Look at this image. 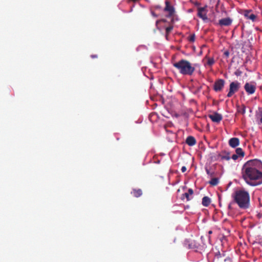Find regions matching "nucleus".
Segmentation results:
<instances>
[{"label": "nucleus", "mask_w": 262, "mask_h": 262, "mask_svg": "<svg viewBox=\"0 0 262 262\" xmlns=\"http://www.w3.org/2000/svg\"><path fill=\"white\" fill-rule=\"evenodd\" d=\"M189 194L188 193L186 192L182 195L181 199L184 200V198H186L187 201H189L191 200V198L189 197Z\"/></svg>", "instance_id": "nucleus-19"}, {"label": "nucleus", "mask_w": 262, "mask_h": 262, "mask_svg": "<svg viewBox=\"0 0 262 262\" xmlns=\"http://www.w3.org/2000/svg\"><path fill=\"white\" fill-rule=\"evenodd\" d=\"M224 54L226 57H228L229 56V51H226L224 53Z\"/></svg>", "instance_id": "nucleus-25"}, {"label": "nucleus", "mask_w": 262, "mask_h": 262, "mask_svg": "<svg viewBox=\"0 0 262 262\" xmlns=\"http://www.w3.org/2000/svg\"><path fill=\"white\" fill-rule=\"evenodd\" d=\"M221 159L223 160H229L230 159V154L229 152H224V154L221 155Z\"/></svg>", "instance_id": "nucleus-18"}, {"label": "nucleus", "mask_w": 262, "mask_h": 262, "mask_svg": "<svg viewBox=\"0 0 262 262\" xmlns=\"http://www.w3.org/2000/svg\"><path fill=\"white\" fill-rule=\"evenodd\" d=\"M155 8L156 9H160V8H161V7L160 6H159V5H157V6H155Z\"/></svg>", "instance_id": "nucleus-31"}, {"label": "nucleus", "mask_w": 262, "mask_h": 262, "mask_svg": "<svg viewBox=\"0 0 262 262\" xmlns=\"http://www.w3.org/2000/svg\"><path fill=\"white\" fill-rule=\"evenodd\" d=\"M240 83L238 81H233L230 83L229 91L227 94L228 97H231L235 92H237L240 88Z\"/></svg>", "instance_id": "nucleus-5"}, {"label": "nucleus", "mask_w": 262, "mask_h": 262, "mask_svg": "<svg viewBox=\"0 0 262 262\" xmlns=\"http://www.w3.org/2000/svg\"><path fill=\"white\" fill-rule=\"evenodd\" d=\"M189 246H190V248H192V247H191L190 245H189Z\"/></svg>", "instance_id": "nucleus-36"}, {"label": "nucleus", "mask_w": 262, "mask_h": 262, "mask_svg": "<svg viewBox=\"0 0 262 262\" xmlns=\"http://www.w3.org/2000/svg\"><path fill=\"white\" fill-rule=\"evenodd\" d=\"M260 122L262 123V112H261V118H260Z\"/></svg>", "instance_id": "nucleus-32"}, {"label": "nucleus", "mask_w": 262, "mask_h": 262, "mask_svg": "<svg viewBox=\"0 0 262 262\" xmlns=\"http://www.w3.org/2000/svg\"><path fill=\"white\" fill-rule=\"evenodd\" d=\"M233 201L238 206L243 209H246L250 207V194L244 188L234 191L232 195Z\"/></svg>", "instance_id": "nucleus-2"}, {"label": "nucleus", "mask_w": 262, "mask_h": 262, "mask_svg": "<svg viewBox=\"0 0 262 262\" xmlns=\"http://www.w3.org/2000/svg\"><path fill=\"white\" fill-rule=\"evenodd\" d=\"M238 156L236 155V154H234L232 156V157L231 158L234 160H236L238 159Z\"/></svg>", "instance_id": "nucleus-23"}, {"label": "nucleus", "mask_w": 262, "mask_h": 262, "mask_svg": "<svg viewBox=\"0 0 262 262\" xmlns=\"http://www.w3.org/2000/svg\"><path fill=\"white\" fill-rule=\"evenodd\" d=\"M225 83V80L222 79H219L216 80L213 85V90L215 92H220L222 91L224 86Z\"/></svg>", "instance_id": "nucleus-8"}, {"label": "nucleus", "mask_w": 262, "mask_h": 262, "mask_svg": "<svg viewBox=\"0 0 262 262\" xmlns=\"http://www.w3.org/2000/svg\"><path fill=\"white\" fill-rule=\"evenodd\" d=\"M229 145L232 148H235L239 144V140L238 138L234 137L229 140Z\"/></svg>", "instance_id": "nucleus-11"}, {"label": "nucleus", "mask_w": 262, "mask_h": 262, "mask_svg": "<svg viewBox=\"0 0 262 262\" xmlns=\"http://www.w3.org/2000/svg\"><path fill=\"white\" fill-rule=\"evenodd\" d=\"M206 172H207V174H210L211 176H212V173H211L210 172V171H209V170H208V169H206Z\"/></svg>", "instance_id": "nucleus-29"}, {"label": "nucleus", "mask_w": 262, "mask_h": 262, "mask_svg": "<svg viewBox=\"0 0 262 262\" xmlns=\"http://www.w3.org/2000/svg\"><path fill=\"white\" fill-rule=\"evenodd\" d=\"M173 66L177 69L181 74L183 75L191 76L195 69L191 63L184 59L173 63Z\"/></svg>", "instance_id": "nucleus-3"}, {"label": "nucleus", "mask_w": 262, "mask_h": 262, "mask_svg": "<svg viewBox=\"0 0 262 262\" xmlns=\"http://www.w3.org/2000/svg\"><path fill=\"white\" fill-rule=\"evenodd\" d=\"M160 21L166 22V19H161V20H157V21H156V25H158V24Z\"/></svg>", "instance_id": "nucleus-27"}, {"label": "nucleus", "mask_w": 262, "mask_h": 262, "mask_svg": "<svg viewBox=\"0 0 262 262\" xmlns=\"http://www.w3.org/2000/svg\"><path fill=\"white\" fill-rule=\"evenodd\" d=\"M186 143L189 146H192L194 145L196 143V140L193 136H189L186 139Z\"/></svg>", "instance_id": "nucleus-12"}, {"label": "nucleus", "mask_w": 262, "mask_h": 262, "mask_svg": "<svg viewBox=\"0 0 262 262\" xmlns=\"http://www.w3.org/2000/svg\"><path fill=\"white\" fill-rule=\"evenodd\" d=\"M151 14L153 16L157 17L158 15L153 11L151 12Z\"/></svg>", "instance_id": "nucleus-28"}, {"label": "nucleus", "mask_w": 262, "mask_h": 262, "mask_svg": "<svg viewBox=\"0 0 262 262\" xmlns=\"http://www.w3.org/2000/svg\"><path fill=\"white\" fill-rule=\"evenodd\" d=\"M207 6L206 5L203 7L198 8V16L205 20L207 19Z\"/></svg>", "instance_id": "nucleus-9"}, {"label": "nucleus", "mask_w": 262, "mask_h": 262, "mask_svg": "<svg viewBox=\"0 0 262 262\" xmlns=\"http://www.w3.org/2000/svg\"><path fill=\"white\" fill-rule=\"evenodd\" d=\"M261 167V163L256 160H249L244 164L242 176L248 185L254 187L262 184Z\"/></svg>", "instance_id": "nucleus-1"}, {"label": "nucleus", "mask_w": 262, "mask_h": 262, "mask_svg": "<svg viewBox=\"0 0 262 262\" xmlns=\"http://www.w3.org/2000/svg\"><path fill=\"white\" fill-rule=\"evenodd\" d=\"M236 154L238 156H241L243 157L245 155V153L243 151V149L241 148H237L236 149Z\"/></svg>", "instance_id": "nucleus-17"}, {"label": "nucleus", "mask_w": 262, "mask_h": 262, "mask_svg": "<svg viewBox=\"0 0 262 262\" xmlns=\"http://www.w3.org/2000/svg\"><path fill=\"white\" fill-rule=\"evenodd\" d=\"M228 208H229V209H231V204H230L229 205V206H228Z\"/></svg>", "instance_id": "nucleus-33"}, {"label": "nucleus", "mask_w": 262, "mask_h": 262, "mask_svg": "<svg viewBox=\"0 0 262 262\" xmlns=\"http://www.w3.org/2000/svg\"><path fill=\"white\" fill-rule=\"evenodd\" d=\"M199 4H200L199 3H196L195 4V5H199Z\"/></svg>", "instance_id": "nucleus-35"}, {"label": "nucleus", "mask_w": 262, "mask_h": 262, "mask_svg": "<svg viewBox=\"0 0 262 262\" xmlns=\"http://www.w3.org/2000/svg\"><path fill=\"white\" fill-rule=\"evenodd\" d=\"M211 203L210 199L207 196H204L202 199V204L205 207H208Z\"/></svg>", "instance_id": "nucleus-14"}, {"label": "nucleus", "mask_w": 262, "mask_h": 262, "mask_svg": "<svg viewBox=\"0 0 262 262\" xmlns=\"http://www.w3.org/2000/svg\"><path fill=\"white\" fill-rule=\"evenodd\" d=\"M244 16L248 19H251L253 21H254L256 16L251 13V11L246 10L244 13Z\"/></svg>", "instance_id": "nucleus-13"}, {"label": "nucleus", "mask_w": 262, "mask_h": 262, "mask_svg": "<svg viewBox=\"0 0 262 262\" xmlns=\"http://www.w3.org/2000/svg\"><path fill=\"white\" fill-rule=\"evenodd\" d=\"M173 27L172 26H169L166 28V37L167 39V36L169 33L171 32V31L172 30Z\"/></svg>", "instance_id": "nucleus-20"}, {"label": "nucleus", "mask_w": 262, "mask_h": 262, "mask_svg": "<svg viewBox=\"0 0 262 262\" xmlns=\"http://www.w3.org/2000/svg\"><path fill=\"white\" fill-rule=\"evenodd\" d=\"M244 89L248 95L253 94L256 89L255 82H246L244 85Z\"/></svg>", "instance_id": "nucleus-6"}, {"label": "nucleus", "mask_w": 262, "mask_h": 262, "mask_svg": "<svg viewBox=\"0 0 262 262\" xmlns=\"http://www.w3.org/2000/svg\"><path fill=\"white\" fill-rule=\"evenodd\" d=\"M190 195H192L193 193V191L192 189L189 188L188 190V192Z\"/></svg>", "instance_id": "nucleus-24"}, {"label": "nucleus", "mask_w": 262, "mask_h": 262, "mask_svg": "<svg viewBox=\"0 0 262 262\" xmlns=\"http://www.w3.org/2000/svg\"><path fill=\"white\" fill-rule=\"evenodd\" d=\"M212 231H211V230H210V231L208 232L209 234H212Z\"/></svg>", "instance_id": "nucleus-34"}, {"label": "nucleus", "mask_w": 262, "mask_h": 262, "mask_svg": "<svg viewBox=\"0 0 262 262\" xmlns=\"http://www.w3.org/2000/svg\"><path fill=\"white\" fill-rule=\"evenodd\" d=\"M187 170V168L185 166H183L182 168H181V171L182 172H185Z\"/></svg>", "instance_id": "nucleus-26"}, {"label": "nucleus", "mask_w": 262, "mask_h": 262, "mask_svg": "<svg viewBox=\"0 0 262 262\" xmlns=\"http://www.w3.org/2000/svg\"><path fill=\"white\" fill-rule=\"evenodd\" d=\"M91 57L92 58H97V55H91Z\"/></svg>", "instance_id": "nucleus-30"}, {"label": "nucleus", "mask_w": 262, "mask_h": 262, "mask_svg": "<svg viewBox=\"0 0 262 262\" xmlns=\"http://www.w3.org/2000/svg\"><path fill=\"white\" fill-rule=\"evenodd\" d=\"M132 194L135 197L138 198L142 195V191L141 189H134L132 191Z\"/></svg>", "instance_id": "nucleus-15"}, {"label": "nucleus", "mask_w": 262, "mask_h": 262, "mask_svg": "<svg viewBox=\"0 0 262 262\" xmlns=\"http://www.w3.org/2000/svg\"><path fill=\"white\" fill-rule=\"evenodd\" d=\"M219 182V178H212L209 181V184L211 186H216Z\"/></svg>", "instance_id": "nucleus-16"}, {"label": "nucleus", "mask_w": 262, "mask_h": 262, "mask_svg": "<svg viewBox=\"0 0 262 262\" xmlns=\"http://www.w3.org/2000/svg\"><path fill=\"white\" fill-rule=\"evenodd\" d=\"M233 20L230 17H226L220 19L216 25L221 27H228L231 25Z\"/></svg>", "instance_id": "nucleus-7"}, {"label": "nucleus", "mask_w": 262, "mask_h": 262, "mask_svg": "<svg viewBox=\"0 0 262 262\" xmlns=\"http://www.w3.org/2000/svg\"><path fill=\"white\" fill-rule=\"evenodd\" d=\"M195 36L194 34H192L190 35L188 38V40L189 42H193L195 40Z\"/></svg>", "instance_id": "nucleus-22"}, {"label": "nucleus", "mask_w": 262, "mask_h": 262, "mask_svg": "<svg viewBox=\"0 0 262 262\" xmlns=\"http://www.w3.org/2000/svg\"><path fill=\"white\" fill-rule=\"evenodd\" d=\"M163 11L167 13V14L165 15V16L166 17L171 18V22L173 23L174 22V16L175 15L176 11L174 7L168 1H165V7L163 9Z\"/></svg>", "instance_id": "nucleus-4"}, {"label": "nucleus", "mask_w": 262, "mask_h": 262, "mask_svg": "<svg viewBox=\"0 0 262 262\" xmlns=\"http://www.w3.org/2000/svg\"><path fill=\"white\" fill-rule=\"evenodd\" d=\"M209 118L214 122L220 123L223 119L222 115L217 113H213L208 116Z\"/></svg>", "instance_id": "nucleus-10"}, {"label": "nucleus", "mask_w": 262, "mask_h": 262, "mask_svg": "<svg viewBox=\"0 0 262 262\" xmlns=\"http://www.w3.org/2000/svg\"><path fill=\"white\" fill-rule=\"evenodd\" d=\"M214 63V60L213 58H209L207 60V64L211 66Z\"/></svg>", "instance_id": "nucleus-21"}]
</instances>
